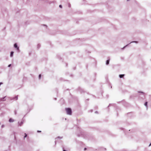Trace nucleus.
<instances>
[{"label":"nucleus","instance_id":"423d86ee","mask_svg":"<svg viewBox=\"0 0 151 151\" xmlns=\"http://www.w3.org/2000/svg\"><path fill=\"white\" fill-rule=\"evenodd\" d=\"M23 123V121L21 122L20 123H19V122H18L19 125L20 126H21L22 125Z\"/></svg>","mask_w":151,"mask_h":151},{"label":"nucleus","instance_id":"6ab92c4d","mask_svg":"<svg viewBox=\"0 0 151 151\" xmlns=\"http://www.w3.org/2000/svg\"><path fill=\"white\" fill-rule=\"evenodd\" d=\"M4 127V125H2V126H1V128H3Z\"/></svg>","mask_w":151,"mask_h":151},{"label":"nucleus","instance_id":"1a4fd4ad","mask_svg":"<svg viewBox=\"0 0 151 151\" xmlns=\"http://www.w3.org/2000/svg\"><path fill=\"white\" fill-rule=\"evenodd\" d=\"M14 54V52L13 51H12L10 53V56L11 57H13Z\"/></svg>","mask_w":151,"mask_h":151},{"label":"nucleus","instance_id":"dca6fc26","mask_svg":"<svg viewBox=\"0 0 151 151\" xmlns=\"http://www.w3.org/2000/svg\"><path fill=\"white\" fill-rule=\"evenodd\" d=\"M41 75L40 74L39 76V79H40L41 78Z\"/></svg>","mask_w":151,"mask_h":151},{"label":"nucleus","instance_id":"5701e85b","mask_svg":"<svg viewBox=\"0 0 151 151\" xmlns=\"http://www.w3.org/2000/svg\"><path fill=\"white\" fill-rule=\"evenodd\" d=\"M86 149H86V148H84V150H86Z\"/></svg>","mask_w":151,"mask_h":151},{"label":"nucleus","instance_id":"2eb2a0df","mask_svg":"<svg viewBox=\"0 0 151 151\" xmlns=\"http://www.w3.org/2000/svg\"><path fill=\"white\" fill-rule=\"evenodd\" d=\"M40 46V44H38L37 45V47L39 48Z\"/></svg>","mask_w":151,"mask_h":151},{"label":"nucleus","instance_id":"f8f14e48","mask_svg":"<svg viewBox=\"0 0 151 151\" xmlns=\"http://www.w3.org/2000/svg\"><path fill=\"white\" fill-rule=\"evenodd\" d=\"M133 42H134L136 43H138V42L137 41H132V42H131L129 44L131 43H133Z\"/></svg>","mask_w":151,"mask_h":151},{"label":"nucleus","instance_id":"f03ea898","mask_svg":"<svg viewBox=\"0 0 151 151\" xmlns=\"http://www.w3.org/2000/svg\"><path fill=\"white\" fill-rule=\"evenodd\" d=\"M139 93H141V94L140 95L139 97H141V98H143L145 97V93L139 91Z\"/></svg>","mask_w":151,"mask_h":151},{"label":"nucleus","instance_id":"6e6552de","mask_svg":"<svg viewBox=\"0 0 151 151\" xmlns=\"http://www.w3.org/2000/svg\"><path fill=\"white\" fill-rule=\"evenodd\" d=\"M14 121V120L11 118H10L9 120V122H13Z\"/></svg>","mask_w":151,"mask_h":151},{"label":"nucleus","instance_id":"a211bd4d","mask_svg":"<svg viewBox=\"0 0 151 151\" xmlns=\"http://www.w3.org/2000/svg\"><path fill=\"white\" fill-rule=\"evenodd\" d=\"M58 138L61 139V138H62V137H58L57 138H56V139H58Z\"/></svg>","mask_w":151,"mask_h":151},{"label":"nucleus","instance_id":"c85d7f7f","mask_svg":"<svg viewBox=\"0 0 151 151\" xmlns=\"http://www.w3.org/2000/svg\"><path fill=\"white\" fill-rule=\"evenodd\" d=\"M55 143L56 144V140L55 141Z\"/></svg>","mask_w":151,"mask_h":151},{"label":"nucleus","instance_id":"f257e3e1","mask_svg":"<svg viewBox=\"0 0 151 151\" xmlns=\"http://www.w3.org/2000/svg\"><path fill=\"white\" fill-rule=\"evenodd\" d=\"M65 110L66 111L67 114H68L71 115L72 114V110L70 108H67L65 109Z\"/></svg>","mask_w":151,"mask_h":151},{"label":"nucleus","instance_id":"20e7f679","mask_svg":"<svg viewBox=\"0 0 151 151\" xmlns=\"http://www.w3.org/2000/svg\"><path fill=\"white\" fill-rule=\"evenodd\" d=\"M18 99V96H16L15 97L10 98V99L11 100H17Z\"/></svg>","mask_w":151,"mask_h":151},{"label":"nucleus","instance_id":"4be33fe9","mask_svg":"<svg viewBox=\"0 0 151 151\" xmlns=\"http://www.w3.org/2000/svg\"><path fill=\"white\" fill-rule=\"evenodd\" d=\"M3 84V83H2V82H0V85H1V84Z\"/></svg>","mask_w":151,"mask_h":151},{"label":"nucleus","instance_id":"9b49d317","mask_svg":"<svg viewBox=\"0 0 151 151\" xmlns=\"http://www.w3.org/2000/svg\"><path fill=\"white\" fill-rule=\"evenodd\" d=\"M145 105L147 109V102H146L145 103Z\"/></svg>","mask_w":151,"mask_h":151},{"label":"nucleus","instance_id":"ddd939ff","mask_svg":"<svg viewBox=\"0 0 151 151\" xmlns=\"http://www.w3.org/2000/svg\"><path fill=\"white\" fill-rule=\"evenodd\" d=\"M24 139L27 136V135L26 133L24 134Z\"/></svg>","mask_w":151,"mask_h":151},{"label":"nucleus","instance_id":"393cba45","mask_svg":"<svg viewBox=\"0 0 151 151\" xmlns=\"http://www.w3.org/2000/svg\"><path fill=\"white\" fill-rule=\"evenodd\" d=\"M69 6L70 7V4H69Z\"/></svg>","mask_w":151,"mask_h":151},{"label":"nucleus","instance_id":"9d476101","mask_svg":"<svg viewBox=\"0 0 151 151\" xmlns=\"http://www.w3.org/2000/svg\"><path fill=\"white\" fill-rule=\"evenodd\" d=\"M124 76V74H120L119 75V77L120 78H123Z\"/></svg>","mask_w":151,"mask_h":151},{"label":"nucleus","instance_id":"2f4dec72","mask_svg":"<svg viewBox=\"0 0 151 151\" xmlns=\"http://www.w3.org/2000/svg\"><path fill=\"white\" fill-rule=\"evenodd\" d=\"M127 0V1H129V0Z\"/></svg>","mask_w":151,"mask_h":151},{"label":"nucleus","instance_id":"f3484780","mask_svg":"<svg viewBox=\"0 0 151 151\" xmlns=\"http://www.w3.org/2000/svg\"><path fill=\"white\" fill-rule=\"evenodd\" d=\"M59 7H60V8H62V5H59Z\"/></svg>","mask_w":151,"mask_h":151},{"label":"nucleus","instance_id":"c756f323","mask_svg":"<svg viewBox=\"0 0 151 151\" xmlns=\"http://www.w3.org/2000/svg\"><path fill=\"white\" fill-rule=\"evenodd\" d=\"M91 112H92V110H91Z\"/></svg>","mask_w":151,"mask_h":151},{"label":"nucleus","instance_id":"aec40b11","mask_svg":"<svg viewBox=\"0 0 151 151\" xmlns=\"http://www.w3.org/2000/svg\"><path fill=\"white\" fill-rule=\"evenodd\" d=\"M11 64H10L8 65V67H10L11 66Z\"/></svg>","mask_w":151,"mask_h":151},{"label":"nucleus","instance_id":"412c9836","mask_svg":"<svg viewBox=\"0 0 151 151\" xmlns=\"http://www.w3.org/2000/svg\"><path fill=\"white\" fill-rule=\"evenodd\" d=\"M14 114H17V111H14Z\"/></svg>","mask_w":151,"mask_h":151},{"label":"nucleus","instance_id":"4468645a","mask_svg":"<svg viewBox=\"0 0 151 151\" xmlns=\"http://www.w3.org/2000/svg\"><path fill=\"white\" fill-rule=\"evenodd\" d=\"M128 45V44L126 45L125 46H124L123 48H122V49H124V48H125Z\"/></svg>","mask_w":151,"mask_h":151},{"label":"nucleus","instance_id":"7ed1b4c3","mask_svg":"<svg viewBox=\"0 0 151 151\" xmlns=\"http://www.w3.org/2000/svg\"><path fill=\"white\" fill-rule=\"evenodd\" d=\"M14 47L15 48H16L18 52H19V47H18L17 45V43H15L14 45Z\"/></svg>","mask_w":151,"mask_h":151},{"label":"nucleus","instance_id":"a878e982","mask_svg":"<svg viewBox=\"0 0 151 151\" xmlns=\"http://www.w3.org/2000/svg\"><path fill=\"white\" fill-rule=\"evenodd\" d=\"M37 132H41V131H37Z\"/></svg>","mask_w":151,"mask_h":151},{"label":"nucleus","instance_id":"7c9ffc66","mask_svg":"<svg viewBox=\"0 0 151 151\" xmlns=\"http://www.w3.org/2000/svg\"><path fill=\"white\" fill-rule=\"evenodd\" d=\"M55 99L56 100V98H55Z\"/></svg>","mask_w":151,"mask_h":151},{"label":"nucleus","instance_id":"b1692460","mask_svg":"<svg viewBox=\"0 0 151 151\" xmlns=\"http://www.w3.org/2000/svg\"><path fill=\"white\" fill-rule=\"evenodd\" d=\"M151 145V143L150 144L149 146L150 147Z\"/></svg>","mask_w":151,"mask_h":151},{"label":"nucleus","instance_id":"473e14b6","mask_svg":"<svg viewBox=\"0 0 151 151\" xmlns=\"http://www.w3.org/2000/svg\"><path fill=\"white\" fill-rule=\"evenodd\" d=\"M1 124V122H0V124Z\"/></svg>","mask_w":151,"mask_h":151},{"label":"nucleus","instance_id":"bb28decb","mask_svg":"<svg viewBox=\"0 0 151 151\" xmlns=\"http://www.w3.org/2000/svg\"><path fill=\"white\" fill-rule=\"evenodd\" d=\"M63 151H66V150H63Z\"/></svg>","mask_w":151,"mask_h":151},{"label":"nucleus","instance_id":"0eeeda50","mask_svg":"<svg viewBox=\"0 0 151 151\" xmlns=\"http://www.w3.org/2000/svg\"><path fill=\"white\" fill-rule=\"evenodd\" d=\"M109 61H110L109 59H108L106 61V65H108L109 64Z\"/></svg>","mask_w":151,"mask_h":151},{"label":"nucleus","instance_id":"39448f33","mask_svg":"<svg viewBox=\"0 0 151 151\" xmlns=\"http://www.w3.org/2000/svg\"><path fill=\"white\" fill-rule=\"evenodd\" d=\"M6 97V96L2 98H0V101H5L6 100H4V98Z\"/></svg>","mask_w":151,"mask_h":151},{"label":"nucleus","instance_id":"cd10ccee","mask_svg":"<svg viewBox=\"0 0 151 151\" xmlns=\"http://www.w3.org/2000/svg\"><path fill=\"white\" fill-rule=\"evenodd\" d=\"M95 113H97V111H96L95 112Z\"/></svg>","mask_w":151,"mask_h":151}]
</instances>
